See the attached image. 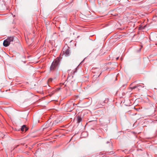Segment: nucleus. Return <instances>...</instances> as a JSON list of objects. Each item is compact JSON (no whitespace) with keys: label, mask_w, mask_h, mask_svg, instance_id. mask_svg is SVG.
<instances>
[{"label":"nucleus","mask_w":157,"mask_h":157,"mask_svg":"<svg viewBox=\"0 0 157 157\" xmlns=\"http://www.w3.org/2000/svg\"><path fill=\"white\" fill-rule=\"evenodd\" d=\"M14 39V38L13 36L8 37L6 39L7 40H8V41L10 44L11 42H12L13 41Z\"/></svg>","instance_id":"obj_5"},{"label":"nucleus","mask_w":157,"mask_h":157,"mask_svg":"<svg viewBox=\"0 0 157 157\" xmlns=\"http://www.w3.org/2000/svg\"><path fill=\"white\" fill-rule=\"evenodd\" d=\"M72 86V84L71 85V86Z\"/></svg>","instance_id":"obj_17"},{"label":"nucleus","mask_w":157,"mask_h":157,"mask_svg":"<svg viewBox=\"0 0 157 157\" xmlns=\"http://www.w3.org/2000/svg\"><path fill=\"white\" fill-rule=\"evenodd\" d=\"M61 58L59 57L55 59L50 67V71L51 72H54L57 70L59 66Z\"/></svg>","instance_id":"obj_1"},{"label":"nucleus","mask_w":157,"mask_h":157,"mask_svg":"<svg viewBox=\"0 0 157 157\" xmlns=\"http://www.w3.org/2000/svg\"><path fill=\"white\" fill-rule=\"evenodd\" d=\"M134 109H135L136 110H137V111H138V110L140 109H136V108H135V107H134Z\"/></svg>","instance_id":"obj_13"},{"label":"nucleus","mask_w":157,"mask_h":157,"mask_svg":"<svg viewBox=\"0 0 157 157\" xmlns=\"http://www.w3.org/2000/svg\"><path fill=\"white\" fill-rule=\"evenodd\" d=\"M104 142L106 144L109 143V144L111 146H112V144L111 143H110V141L109 140V141H106V140H105L104 141Z\"/></svg>","instance_id":"obj_8"},{"label":"nucleus","mask_w":157,"mask_h":157,"mask_svg":"<svg viewBox=\"0 0 157 157\" xmlns=\"http://www.w3.org/2000/svg\"><path fill=\"white\" fill-rule=\"evenodd\" d=\"M53 80V79L52 78H49L48 79V82H52V81Z\"/></svg>","instance_id":"obj_11"},{"label":"nucleus","mask_w":157,"mask_h":157,"mask_svg":"<svg viewBox=\"0 0 157 157\" xmlns=\"http://www.w3.org/2000/svg\"><path fill=\"white\" fill-rule=\"evenodd\" d=\"M82 121V118L81 116H78L77 117V121L78 123H79Z\"/></svg>","instance_id":"obj_6"},{"label":"nucleus","mask_w":157,"mask_h":157,"mask_svg":"<svg viewBox=\"0 0 157 157\" xmlns=\"http://www.w3.org/2000/svg\"><path fill=\"white\" fill-rule=\"evenodd\" d=\"M141 86H140V85L139 84H138L134 86H133L132 87H131V89L132 90L134 89L135 88H138V87H141Z\"/></svg>","instance_id":"obj_7"},{"label":"nucleus","mask_w":157,"mask_h":157,"mask_svg":"<svg viewBox=\"0 0 157 157\" xmlns=\"http://www.w3.org/2000/svg\"><path fill=\"white\" fill-rule=\"evenodd\" d=\"M102 105H101L100 106V107H101Z\"/></svg>","instance_id":"obj_16"},{"label":"nucleus","mask_w":157,"mask_h":157,"mask_svg":"<svg viewBox=\"0 0 157 157\" xmlns=\"http://www.w3.org/2000/svg\"><path fill=\"white\" fill-rule=\"evenodd\" d=\"M55 91H56L54 90V91H53L51 93V94H52H52H53L55 93Z\"/></svg>","instance_id":"obj_12"},{"label":"nucleus","mask_w":157,"mask_h":157,"mask_svg":"<svg viewBox=\"0 0 157 157\" xmlns=\"http://www.w3.org/2000/svg\"><path fill=\"white\" fill-rule=\"evenodd\" d=\"M69 82H68V84H67V85H69Z\"/></svg>","instance_id":"obj_15"},{"label":"nucleus","mask_w":157,"mask_h":157,"mask_svg":"<svg viewBox=\"0 0 157 157\" xmlns=\"http://www.w3.org/2000/svg\"><path fill=\"white\" fill-rule=\"evenodd\" d=\"M140 86H141V87H138V88H137L138 90H140L141 88H143L144 87V84H143V85H140Z\"/></svg>","instance_id":"obj_9"},{"label":"nucleus","mask_w":157,"mask_h":157,"mask_svg":"<svg viewBox=\"0 0 157 157\" xmlns=\"http://www.w3.org/2000/svg\"><path fill=\"white\" fill-rule=\"evenodd\" d=\"M59 123V122L58 121H57V120H56V121H55L53 122V124H57L58 123Z\"/></svg>","instance_id":"obj_10"},{"label":"nucleus","mask_w":157,"mask_h":157,"mask_svg":"<svg viewBox=\"0 0 157 157\" xmlns=\"http://www.w3.org/2000/svg\"><path fill=\"white\" fill-rule=\"evenodd\" d=\"M28 129V128L26 127V125H23L21 128V131L23 132H25Z\"/></svg>","instance_id":"obj_4"},{"label":"nucleus","mask_w":157,"mask_h":157,"mask_svg":"<svg viewBox=\"0 0 157 157\" xmlns=\"http://www.w3.org/2000/svg\"><path fill=\"white\" fill-rule=\"evenodd\" d=\"M119 59V57H117V58H116V59H117H117Z\"/></svg>","instance_id":"obj_14"},{"label":"nucleus","mask_w":157,"mask_h":157,"mask_svg":"<svg viewBox=\"0 0 157 157\" xmlns=\"http://www.w3.org/2000/svg\"><path fill=\"white\" fill-rule=\"evenodd\" d=\"M10 43L7 39L5 40L3 43V45L5 47H7L9 45Z\"/></svg>","instance_id":"obj_3"},{"label":"nucleus","mask_w":157,"mask_h":157,"mask_svg":"<svg viewBox=\"0 0 157 157\" xmlns=\"http://www.w3.org/2000/svg\"><path fill=\"white\" fill-rule=\"evenodd\" d=\"M66 47L67 48H66V50L64 49L65 48V46L63 48V52L65 56H69L70 54V50L69 48L67 46Z\"/></svg>","instance_id":"obj_2"}]
</instances>
